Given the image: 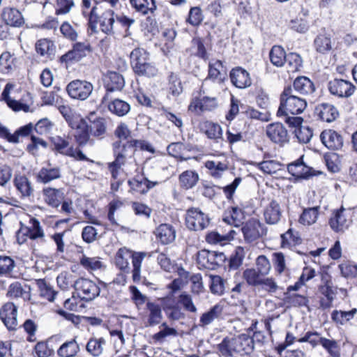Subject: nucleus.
Wrapping results in <instances>:
<instances>
[{
	"instance_id": "obj_31",
	"label": "nucleus",
	"mask_w": 357,
	"mask_h": 357,
	"mask_svg": "<svg viewBox=\"0 0 357 357\" xmlns=\"http://www.w3.org/2000/svg\"><path fill=\"white\" fill-rule=\"evenodd\" d=\"M314 47L320 54H326L332 49L331 34L324 30L314 40Z\"/></svg>"
},
{
	"instance_id": "obj_36",
	"label": "nucleus",
	"mask_w": 357,
	"mask_h": 357,
	"mask_svg": "<svg viewBox=\"0 0 357 357\" xmlns=\"http://www.w3.org/2000/svg\"><path fill=\"white\" fill-rule=\"evenodd\" d=\"M50 141L53 145V150L60 154L65 155H72L73 154V146H69L68 137L56 135L52 137Z\"/></svg>"
},
{
	"instance_id": "obj_41",
	"label": "nucleus",
	"mask_w": 357,
	"mask_h": 357,
	"mask_svg": "<svg viewBox=\"0 0 357 357\" xmlns=\"http://www.w3.org/2000/svg\"><path fill=\"white\" fill-rule=\"evenodd\" d=\"M197 262L199 268L209 270L215 269L213 251L202 250L198 252Z\"/></svg>"
},
{
	"instance_id": "obj_20",
	"label": "nucleus",
	"mask_w": 357,
	"mask_h": 357,
	"mask_svg": "<svg viewBox=\"0 0 357 357\" xmlns=\"http://www.w3.org/2000/svg\"><path fill=\"white\" fill-rule=\"evenodd\" d=\"M61 169L59 167H52L48 162L46 167H42L37 173L36 178L39 183L47 184L61 178Z\"/></svg>"
},
{
	"instance_id": "obj_50",
	"label": "nucleus",
	"mask_w": 357,
	"mask_h": 357,
	"mask_svg": "<svg viewBox=\"0 0 357 357\" xmlns=\"http://www.w3.org/2000/svg\"><path fill=\"white\" fill-rule=\"evenodd\" d=\"M91 125L89 126L91 133L95 137L103 135L106 132V120L104 118H97L94 120L89 119Z\"/></svg>"
},
{
	"instance_id": "obj_14",
	"label": "nucleus",
	"mask_w": 357,
	"mask_h": 357,
	"mask_svg": "<svg viewBox=\"0 0 357 357\" xmlns=\"http://www.w3.org/2000/svg\"><path fill=\"white\" fill-rule=\"evenodd\" d=\"M17 307L11 303H5L0 309V319L9 331H14L17 326Z\"/></svg>"
},
{
	"instance_id": "obj_2",
	"label": "nucleus",
	"mask_w": 357,
	"mask_h": 357,
	"mask_svg": "<svg viewBox=\"0 0 357 357\" xmlns=\"http://www.w3.org/2000/svg\"><path fill=\"white\" fill-rule=\"evenodd\" d=\"M147 254L145 252H134L125 247L119 249L115 255V264L124 273H130V260H132V278L134 282L141 281L142 263Z\"/></svg>"
},
{
	"instance_id": "obj_61",
	"label": "nucleus",
	"mask_w": 357,
	"mask_h": 357,
	"mask_svg": "<svg viewBox=\"0 0 357 357\" xmlns=\"http://www.w3.org/2000/svg\"><path fill=\"white\" fill-rule=\"evenodd\" d=\"M40 296L47 301L52 302L54 300L55 296L57 292L54 291L52 287L45 282L44 280H41L38 283Z\"/></svg>"
},
{
	"instance_id": "obj_63",
	"label": "nucleus",
	"mask_w": 357,
	"mask_h": 357,
	"mask_svg": "<svg viewBox=\"0 0 357 357\" xmlns=\"http://www.w3.org/2000/svg\"><path fill=\"white\" fill-rule=\"evenodd\" d=\"M289 66V70L296 72L300 70L302 66V59L301 56L294 52L289 53L286 56V61Z\"/></svg>"
},
{
	"instance_id": "obj_7",
	"label": "nucleus",
	"mask_w": 357,
	"mask_h": 357,
	"mask_svg": "<svg viewBox=\"0 0 357 357\" xmlns=\"http://www.w3.org/2000/svg\"><path fill=\"white\" fill-rule=\"evenodd\" d=\"M162 302V308L166 317L170 321H178L185 319V314L179 305V303L173 296L158 298Z\"/></svg>"
},
{
	"instance_id": "obj_13",
	"label": "nucleus",
	"mask_w": 357,
	"mask_h": 357,
	"mask_svg": "<svg viewBox=\"0 0 357 357\" xmlns=\"http://www.w3.org/2000/svg\"><path fill=\"white\" fill-rule=\"evenodd\" d=\"M266 135L273 143L280 146L289 142L287 130L281 123H273L266 126Z\"/></svg>"
},
{
	"instance_id": "obj_54",
	"label": "nucleus",
	"mask_w": 357,
	"mask_h": 357,
	"mask_svg": "<svg viewBox=\"0 0 357 357\" xmlns=\"http://www.w3.org/2000/svg\"><path fill=\"white\" fill-rule=\"evenodd\" d=\"M105 342L103 338H91L86 344L87 351L94 356H100L103 351Z\"/></svg>"
},
{
	"instance_id": "obj_27",
	"label": "nucleus",
	"mask_w": 357,
	"mask_h": 357,
	"mask_svg": "<svg viewBox=\"0 0 357 357\" xmlns=\"http://www.w3.org/2000/svg\"><path fill=\"white\" fill-rule=\"evenodd\" d=\"M345 209L342 207L337 210L333 216L331 218L329 224L333 230L339 232L343 231L347 229L350 224V220L345 216Z\"/></svg>"
},
{
	"instance_id": "obj_39",
	"label": "nucleus",
	"mask_w": 357,
	"mask_h": 357,
	"mask_svg": "<svg viewBox=\"0 0 357 357\" xmlns=\"http://www.w3.org/2000/svg\"><path fill=\"white\" fill-rule=\"evenodd\" d=\"M244 218L243 211L237 206H234L225 213L222 220L229 225L239 227L242 224Z\"/></svg>"
},
{
	"instance_id": "obj_55",
	"label": "nucleus",
	"mask_w": 357,
	"mask_h": 357,
	"mask_svg": "<svg viewBox=\"0 0 357 357\" xmlns=\"http://www.w3.org/2000/svg\"><path fill=\"white\" fill-rule=\"evenodd\" d=\"M205 166L211 171V176L214 178H220L227 169V165L220 161L209 160L205 163Z\"/></svg>"
},
{
	"instance_id": "obj_25",
	"label": "nucleus",
	"mask_w": 357,
	"mask_h": 357,
	"mask_svg": "<svg viewBox=\"0 0 357 357\" xmlns=\"http://www.w3.org/2000/svg\"><path fill=\"white\" fill-rule=\"evenodd\" d=\"M14 185L23 199H29L33 195V188L31 182L24 175L15 176Z\"/></svg>"
},
{
	"instance_id": "obj_26",
	"label": "nucleus",
	"mask_w": 357,
	"mask_h": 357,
	"mask_svg": "<svg viewBox=\"0 0 357 357\" xmlns=\"http://www.w3.org/2000/svg\"><path fill=\"white\" fill-rule=\"evenodd\" d=\"M314 112L323 121L332 122L338 116L336 107L329 103H321L315 107Z\"/></svg>"
},
{
	"instance_id": "obj_32",
	"label": "nucleus",
	"mask_w": 357,
	"mask_h": 357,
	"mask_svg": "<svg viewBox=\"0 0 357 357\" xmlns=\"http://www.w3.org/2000/svg\"><path fill=\"white\" fill-rule=\"evenodd\" d=\"M264 216L267 224H277L282 217L280 204L276 201L272 200L265 208Z\"/></svg>"
},
{
	"instance_id": "obj_34",
	"label": "nucleus",
	"mask_w": 357,
	"mask_h": 357,
	"mask_svg": "<svg viewBox=\"0 0 357 357\" xmlns=\"http://www.w3.org/2000/svg\"><path fill=\"white\" fill-rule=\"evenodd\" d=\"M102 104L106 105L109 111L118 116H124L130 110V104L119 98L111 101L107 100L105 103Z\"/></svg>"
},
{
	"instance_id": "obj_62",
	"label": "nucleus",
	"mask_w": 357,
	"mask_h": 357,
	"mask_svg": "<svg viewBox=\"0 0 357 357\" xmlns=\"http://www.w3.org/2000/svg\"><path fill=\"white\" fill-rule=\"evenodd\" d=\"M28 293L23 289L22 284L19 282H15L10 284L7 292V296L10 298H17L22 297L25 298Z\"/></svg>"
},
{
	"instance_id": "obj_40",
	"label": "nucleus",
	"mask_w": 357,
	"mask_h": 357,
	"mask_svg": "<svg viewBox=\"0 0 357 357\" xmlns=\"http://www.w3.org/2000/svg\"><path fill=\"white\" fill-rule=\"evenodd\" d=\"M13 86L10 84H7L1 93L2 100H3L8 106L11 108L14 111H20L23 110L24 112H28L29 107L24 103H22L15 100L11 99L9 96V93L10 89Z\"/></svg>"
},
{
	"instance_id": "obj_37",
	"label": "nucleus",
	"mask_w": 357,
	"mask_h": 357,
	"mask_svg": "<svg viewBox=\"0 0 357 357\" xmlns=\"http://www.w3.org/2000/svg\"><path fill=\"white\" fill-rule=\"evenodd\" d=\"M218 349L222 356H231L234 352H239L241 346L237 345L235 336H227L223 341L218 344Z\"/></svg>"
},
{
	"instance_id": "obj_3",
	"label": "nucleus",
	"mask_w": 357,
	"mask_h": 357,
	"mask_svg": "<svg viewBox=\"0 0 357 357\" xmlns=\"http://www.w3.org/2000/svg\"><path fill=\"white\" fill-rule=\"evenodd\" d=\"M130 57L132 68L136 75L152 77L158 74V68L150 61L149 53L146 50L135 48L131 52Z\"/></svg>"
},
{
	"instance_id": "obj_23",
	"label": "nucleus",
	"mask_w": 357,
	"mask_h": 357,
	"mask_svg": "<svg viewBox=\"0 0 357 357\" xmlns=\"http://www.w3.org/2000/svg\"><path fill=\"white\" fill-rule=\"evenodd\" d=\"M319 291L323 296L320 298V307L322 309L331 307L337 294V289L327 282L325 284L319 287Z\"/></svg>"
},
{
	"instance_id": "obj_58",
	"label": "nucleus",
	"mask_w": 357,
	"mask_h": 357,
	"mask_svg": "<svg viewBox=\"0 0 357 357\" xmlns=\"http://www.w3.org/2000/svg\"><path fill=\"white\" fill-rule=\"evenodd\" d=\"M282 164L276 160H264L259 163V168L266 174H276L282 169Z\"/></svg>"
},
{
	"instance_id": "obj_49",
	"label": "nucleus",
	"mask_w": 357,
	"mask_h": 357,
	"mask_svg": "<svg viewBox=\"0 0 357 357\" xmlns=\"http://www.w3.org/2000/svg\"><path fill=\"white\" fill-rule=\"evenodd\" d=\"M262 274L255 268H247L243 271V277L250 286H259L261 284Z\"/></svg>"
},
{
	"instance_id": "obj_33",
	"label": "nucleus",
	"mask_w": 357,
	"mask_h": 357,
	"mask_svg": "<svg viewBox=\"0 0 357 357\" xmlns=\"http://www.w3.org/2000/svg\"><path fill=\"white\" fill-rule=\"evenodd\" d=\"M294 93L302 95L312 94L315 91L314 83L307 77L301 76L297 77L293 83Z\"/></svg>"
},
{
	"instance_id": "obj_19",
	"label": "nucleus",
	"mask_w": 357,
	"mask_h": 357,
	"mask_svg": "<svg viewBox=\"0 0 357 357\" xmlns=\"http://www.w3.org/2000/svg\"><path fill=\"white\" fill-rule=\"evenodd\" d=\"M323 144L331 150H339L343 146V138L341 135L333 130H324L320 135Z\"/></svg>"
},
{
	"instance_id": "obj_1",
	"label": "nucleus",
	"mask_w": 357,
	"mask_h": 357,
	"mask_svg": "<svg viewBox=\"0 0 357 357\" xmlns=\"http://www.w3.org/2000/svg\"><path fill=\"white\" fill-rule=\"evenodd\" d=\"M307 102L304 98L294 93L291 86L284 88L280 95V106L277 112L278 117H284V122L289 127L296 128L302 125L303 119L296 115L301 114L306 108Z\"/></svg>"
},
{
	"instance_id": "obj_30",
	"label": "nucleus",
	"mask_w": 357,
	"mask_h": 357,
	"mask_svg": "<svg viewBox=\"0 0 357 357\" xmlns=\"http://www.w3.org/2000/svg\"><path fill=\"white\" fill-rule=\"evenodd\" d=\"M36 50L41 56L52 60L55 55L56 46L51 40L43 38L36 42Z\"/></svg>"
},
{
	"instance_id": "obj_43",
	"label": "nucleus",
	"mask_w": 357,
	"mask_h": 357,
	"mask_svg": "<svg viewBox=\"0 0 357 357\" xmlns=\"http://www.w3.org/2000/svg\"><path fill=\"white\" fill-rule=\"evenodd\" d=\"M146 308L149 312L148 319L149 324L151 326L158 324L162 319V302L158 304L149 301L146 303Z\"/></svg>"
},
{
	"instance_id": "obj_46",
	"label": "nucleus",
	"mask_w": 357,
	"mask_h": 357,
	"mask_svg": "<svg viewBox=\"0 0 357 357\" xmlns=\"http://www.w3.org/2000/svg\"><path fill=\"white\" fill-rule=\"evenodd\" d=\"M198 180V174L191 170L185 171L179 176L181 186L185 189L192 188L197 184Z\"/></svg>"
},
{
	"instance_id": "obj_59",
	"label": "nucleus",
	"mask_w": 357,
	"mask_h": 357,
	"mask_svg": "<svg viewBox=\"0 0 357 357\" xmlns=\"http://www.w3.org/2000/svg\"><path fill=\"white\" fill-rule=\"evenodd\" d=\"M177 301L183 306L184 310L192 313L197 312V309L193 303L192 298L187 292H182L178 296Z\"/></svg>"
},
{
	"instance_id": "obj_51",
	"label": "nucleus",
	"mask_w": 357,
	"mask_h": 357,
	"mask_svg": "<svg viewBox=\"0 0 357 357\" xmlns=\"http://www.w3.org/2000/svg\"><path fill=\"white\" fill-rule=\"evenodd\" d=\"M245 256V252L243 247H237L234 252L231 255L229 266L230 269L236 270L243 264Z\"/></svg>"
},
{
	"instance_id": "obj_16",
	"label": "nucleus",
	"mask_w": 357,
	"mask_h": 357,
	"mask_svg": "<svg viewBox=\"0 0 357 357\" xmlns=\"http://www.w3.org/2000/svg\"><path fill=\"white\" fill-rule=\"evenodd\" d=\"M303 156L290 163L287 166L288 172L294 177L298 178L308 179L310 177L317 175L316 171L307 166L303 160Z\"/></svg>"
},
{
	"instance_id": "obj_45",
	"label": "nucleus",
	"mask_w": 357,
	"mask_h": 357,
	"mask_svg": "<svg viewBox=\"0 0 357 357\" xmlns=\"http://www.w3.org/2000/svg\"><path fill=\"white\" fill-rule=\"evenodd\" d=\"M286 56L284 50L279 45H274L269 52L271 62L277 67L283 66L286 61Z\"/></svg>"
},
{
	"instance_id": "obj_28",
	"label": "nucleus",
	"mask_w": 357,
	"mask_h": 357,
	"mask_svg": "<svg viewBox=\"0 0 357 357\" xmlns=\"http://www.w3.org/2000/svg\"><path fill=\"white\" fill-rule=\"evenodd\" d=\"M30 225L27 227V236L31 240L37 241V243L44 245L46 243L44 231L39 220L32 218L29 220Z\"/></svg>"
},
{
	"instance_id": "obj_21",
	"label": "nucleus",
	"mask_w": 357,
	"mask_h": 357,
	"mask_svg": "<svg viewBox=\"0 0 357 357\" xmlns=\"http://www.w3.org/2000/svg\"><path fill=\"white\" fill-rule=\"evenodd\" d=\"M229 77L233 85L237 88L245 89L251 85L250 74L241 67L233 68L230 72Z\"/></svg>"
},
{
	"instance_id": "obj_60",
	"label": "nucleus",
	"mask_w": 357,
	"mask_h": 357,
	"mask_svg": "<svg viewBox=\"0 0 357 357\" xmlns=\"http://www.w3.org/2000/svg\"><path fill=\"white\" fill-rule=\"evenodd\" d=\"M295 135L301 143H308L312 135V130L308 126H298L295 128Z\"/></svg>"
},
{
	"instance_id": "obj_18",
	"label": "nucleus",
	"mask_w": 357,
	"mask_h": 357,
	"mask_svg": "<svg viewBox=\"0 0 357 357\" xmlns=\"http://www.w3.org/2000/svg\"><path fill=\"white\" fill-rule=\"evenodd\" d=\"M70 126L76 130L74 137L78 145L85 146L89 140V125L86 121L83 119H79L77 122L70 121Z\"/></svg>"
},
{
	"instance_id": "obj_24",
	"label": "nucleus",
	"mask_w": 357,
	"mask_h": 357,
	"mask_svg": "<svg viewBox=\"0 0 357 357\" xmlns=\"http://www.w3.org/2000/svg\"><path fill=\"white\" fill-rule=\"evenodd\" d=\"M157 239L163 245H167L174 241L176 231L169 224H161L155 231Z\"/></svg>"
},
{
	"instance_id": "obj_57",
	"label": "nucleus",
	"mask_w": 357,
	"mask_h": 357,
	"mask_svg": "<svg viewBox=\"0 0 357 357\" xmlns=\"http://www.w3.org/2000/svg\"><path fill=\"white\" fill-rule=\"evenodd\" d=\"M222 313V307L215 305L212 307L208 312H204L200 317V322L202 325H208L211 324L215 319L218 318Z\"/></svg>"
},
{
	"instance_id": "obj_8",
	"label": "nucleus",
	"mask_w": 357,
	"mask_h": 357,
	"mask_svg": "<svg viewBox=\"0 0 357 357\" xmlns=\"http://www.w3.org/2000/svg\"><path fill=\"white\" fill-rule=\"evenodd\" d=\"M93 90L92 84L86 80L75 79L66 86V91L72 98L81 100L87 99Z\"/></svg>"
},
{
	"instance_id": "obj_48",
	"label": "nucleus",
	"mask_w": 357,
	"mask_h": 357,
	"mask_svg": "<svg viewBox=\"0 0 357 357\" xmlns=\"http://www.w3.org/2000/svg\"><path fill=\"white\" fill-rule=\"evenodd\" d=\"M356 313V308L349 311L334 310L331 314V318L335 323L342 325L352 319Z\"/></svg>"
},
{
	"instance_id": "obj_5",
	"label": "nucleus",
	"mask_w": 357,
	"mask_h": 357,
	"mask_svg": "<svg viewBox=\"0 0 357 357\" xmlns=\"http://www.w3.org/2000/svg\"><path fill=\"white\" fill-rule=\"evenodd\" d=\"M209 224L208 215L199 208L192 207L186 211L185 225L190 230L202 231L207 228Z\"/></svg>"
},
{
	"instance_id": "obj_44",
	"label": "nucleus",
	"mask_w": 357,
	"mask_h": 357,
	"mask_svg": "<svg viewBox=\"0 0 357 357\" xmlns=\"http://www.w3.org/2000/svg\"><path fill=\"white\" fill-rule=\"evenodd\" d=\"M113 153L116 154L117 152L121 153L124 158H131L135 153V142L128 141L122 144L121 141H117L113 143Z\"/></svg>"
},
{
	"instance_id": "obj_38",
	"label": "nucleus",
	"mask_w": 357,
	"mask_h": 357,
	"mask_svg": "<svg viewBox=\"0 0 357 357\" xmlns=\"http://www.w3.org/2000/svg\"><path fill=\"white\" fill-rule=\"evenodd\" d=\"M192 146L182 142H172L167 147V151L172 157L180 158L181 160H187L189 158H185L183 154L186 151H190Z\"/></svg>"
},
{
	"instance_id": "obj_53",
	"label": "nucleus",
	"mask_w": 357,
	"mask_h": 357,
	"mask_svg": "<svg viewBox=\"0 0 357 357\" xmlns=\"http://www.w3.org/2000/svg\"><path fill=\"white\" fill-rule=\"evenodd\" d=\"M317 216L318 209L317 207L305 208L300 215L298 221L303 225H310L316 222Z\"/></svg>"
},
{
	"instance_id": "obj_11",
	"label": "nucleus",
	"mask_w": 357,
	"mask_h": 357,
	"mask_svg": "<svg viewBox=\"0 0 357 357\" xmlns=\"http://www.w3.org/2000/svg\"><path fill=\"white\" fill-rule=\"evenodd\" d=\"M329 92L338 98H349L355 91L356 87L350 82L342 79H334L328 83Z\"/></svg>"
},
{
	"instance_id": "obj_29",
	"label": "nucleus",
	"mask_w": 357,
	"mask_h": 357,
	"mask_svg": "<svg viewBox=\"0 0 357 357\" xmlns=\"http://www.w3.org/2000/svg\"><path fill=\"white\" fill-rule=\"evenodd\" d=\"M158 184V182L151 181L143 176H137L135 178L128 181V185L130 188L139 194L146 193L151 188Z\"/></svg>"
},
{
	"instance_id": "obj_17",
	"label": "nucleus",
	"mask_w": 357,
	"mask_h": 357,
	"mask_svg": "<svg viewBox=\"0 0 357 357\" xmlns=\"http://www.w3.org/2000/svg\"><path fill=\"white\" fill-rule=\"evenodd\" d=\"M1 20L9 26L20 27L24 24V19L21 12L14 7H4L1 12Z\"/></svg>"
},
{
	"instance_id": "obj_10",
	"label": "nucleus",
	"mask_w": 357,
	"mask_h": 357,
	"mask_svg": "<svg viewBox=\"0 0 357 357\" xmlns=\"http://www.w3.org/2000/svg\"><path fill=\"white\" fill-rule=\"evenodd\" d=\"M91 50V45L88 42L76 43L73 45V49L69 50L60 58L61 63L66 64L79 61L87 55Z\"/></svg>"
},
{
	"instance_id": "obj_22",
	"label": "nucleus",
	"mask_w": 357,
	"mask_h": 357,
	"mask_svg": "<svg viewBox=\"0 0 357 357\" xmlns=\"http://www.w3.org/2000/svg\"><path fill=\"white\" fill-rule=\"evenodd\" d=\"M261 224L255 220L247 222L242 227L241 231L244 240L249 243L257 241L261 236Z\"/></svg>"
},
{
	"instance_id": "obj_9",
	"label": "nucleus",
	"mask_w": 357,
	"mask_h": 357,
	"mask_svg": "<svg viewBox=\"0 0 357 357\" xmlns=\"http://www.w3.org/2000/svg\"><path fill=\"white\" fill-rule=\"evenodd\" d=\"M218 99L206 95L203 87L200 89L198 95L195 96L189 105L190 110L199 109L202 112H211L218 107Z\"/></svg>"
},
{
	"instance_id": "obj_42",
	"label": "nucleus",
	"mask_w": 357,
	"mask_h": 357,
	"mask_svg": "<svg viewBox=\"0 0 357 357\" xmlns=\"http://www.w3.org/2000/svg\"><path fill=\"white\" fill-rule=\"evenodd\" d=\"M131 6L136 11L142 15L153 13L157 8L155 0H129Z\"/></svg>"
},
{
	"instance_id": "obj_6",
	"label": "nucleus",
	"mask_w": 357,
	"mask_h": 357,
	"mask_svg": "<svg viewBox=\"0 0 357 357\" xmlns=\"http://www.w3.org/2000/svg\"><path fill=\"white\" fill-rule=\"evenodd\" d=\"M73 286L83 301H91L100 295V287L89 279L80 278L74 282Z\"/></svg>"
},
{
	"instance_id": "obj_56",
	"label": "nucleus",
	"mask_w": 357,
	"mask_h": 357,
	"mask_svg": "<svg viewBox=\"0 0 357 357\" xmlns=\"http://www.w3.org/2000/svg\"><path fill=\"white\" fill-rule=\"evenodd\" d=\"M15 58L9 52H3L0 56V71L3 73H9L15 66Z\"/></svg>"
},
{
	"instance_id": "obj_4",
	"label": "nucleus",
	"mask_w": 357,
	"mask_h": 357,
	"mask_svg": "<svg viewBox=\"0 0 357 357\" xmlns=\"http://www.w3.org/2000/svg\"><path fill=\"white\" fill-rule=\"evenodd\" d=\"M97 10L96 6H93L89 13H86L85 10H82L83 15L88 18L89 28L93 32H96L97 24L99 22L100 29L103 33L107 35L114 34V12L112 10H107L99 17Z\"/></svg>"
},
{
	"instance_id": "obj_47",
	"label": "nucleus",
	"mask_w": 357,
	"mask_h": 357,
	"mask_svg": "<svg viewBox=\"0 0 357 357\" xmlns=\"http://www.w3.org/2000/svg\"><path fill=\"white\" fill-rule=\"evenodd\" d=\"M79 347L75 340L63 343L58 349V355L61 357H73L79 351Z\"/></svg>"
},
{
	"instance_id": "obj_15",
	"label": "nucleus",
	"mask_w": 357,
	"mask_h": 357,
	"mask_svg": "<svg viewBox=\"0 0 357 357\" xmlns=\"http://www.w3.org/2000/svg\"><path fill=\"white\" fill-rule=\"evenodd\" d=\"M227 70L222 62L220 60L210 61L208 63V76L204 80V83L208 80L222 84L227 79Z\"/></svg>"
},
{
	"instance_id": "obj_35",
	"label": "nucleus",
	"mask_w": 357,
	"mask_h": 357,
	"mask_svg": "<svg viewBox=\"0 0 357 357\" xmlns=\"http://www.w3.org/2000/svg\"><path fill=\"white\" fill-rule=\"evenodd\" d=\"M43 195L46 203L52 207H58L63 199V193L59 189L45 188Z\"/></svg>"
},
{
	"instance_id": "obj_12",
	"label": "nucleus",
	"mask_w": 357,
	"mask_h": 357,
	"mask_svg": "<svg viewBox=\"0 0 357 357\" xmlns=\"http://www.w3.org/2000/svg\"><path fill=\"white\" fill-rule=\"evenodd\" d=\"M125 85L123 77L119 73L114 71L108 72L105 78V87L106 93L102 98V103L109 100V93L116 91H121Z\"/></svg>"
},
{
	"instance_id": "obj_64",
	"label": "nucleus",
	"mask_w": 357,
	"mask_h": 357,
	"mask_svg": "<svg viewBox=\"0 0 357 357\" xmlns=\"http://www.w3.org/2000/svg\"><path fill=\"white\" fill-rule=\"evenodd\" d=\"M341 274L347 278H355L357 277V265L349 262L342 263L339 265Z\"/></svg>"
},
{
	"instance_id": "obj_52",
	"label": "nucleus",
	"mask_w": 357,
	"mask_h": 357,
	"mask_svg": "<svg viewBox=\"0 0 357 357\" xmlns=\"http://www.w3.org/2000/svg\"><path fill=\"white\" fill-rule=\"evenodd\" d=\"M114 156L115 160L108 164V169L112 178L116 179L119 176V170L125 165L127 158H124L119 152H117L116 154H114Z\"/></svg>"
}]
</instances>
